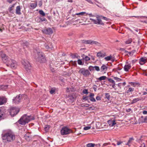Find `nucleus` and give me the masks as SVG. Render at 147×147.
Here are the masks:
<instances>
[{"mask_svg":"<svg viewBox=\"0 0 147 147\" xmlns=\"http://www.w3.org/2000/svg\"><path fill=\"white\" fill-rule=\"evenodd\" d=\"M0 55L1 58L3 61L6 63L7 66H9L12 68L15 69L17 67L16 61L13 60L8 58L2 51H0Z\"/></svg>","mask_w":147,"mask_h":147,"instance_id":"obj_1","label":"nucleus"},{"mask_svg":"<svg viewBox=\"0 0 147 147\" xmlns=\"http://www.w3.org/2000/svg\"><path fill=\"white\" fill-rule=\"evenodd\" d=\"M3 140H6L7 142H11L14 140L15 138L14 133L11 131H7L2 136Z\"/></svg>","mask_w":147,"mask_h":147,"instance_id":"obj_2","label":"nucleus"},{"mask_svg":"<svg viewBox=\"0 0 147 147\" xmlns=\"http://www.w3.org/2000/svg\"><path fill=\"white\" fill-rule=\"evenodd\" d=\"M34 118L31 115L28 116L25 114L23 115L18 121L20 124L24 125L32 120L34 119Z\"/></svg>","mask_w":147,"mask_h":147,"instance_id":"obj_3","label":"nucleus"},{"mask_svg":"<svg viewBox=\"0 0 147 147\" xmlns=\"http://www.w3.org/2000/svg\"><path fill=\"white\" fill-rule=\"evenodd\" d=\"M101 17L102 19L106 21H108L109 19L106 17L102 16H96V19L95 20L92 18H90V20L94 22V23L96 24L104 25V24L102 21V20L100 19V17Z\"/></svg>","mask_w":147,"mask_h":147,"instance_id":"obj_4","label":"nucleus"},{"mask_svg":"<svg viewBox=\"0 0 147 147\" xmlns=\"http://www.w3.org/2000/svg\"><path fill=\"white\" fill-rule=\"evenodd\" d=\"M35 59L37 61L40 63L45 62L46 61V59L42 52H37Z\"/></svg>","mask_w":147,"mask_h":147,"instance_id":"obj_5","label":"nucleus"},{"mask_svg":"<svg viewBox=\"0 0 147 147\" xmlns=\"http://www.w3.org/2000/svg\"><path fill=\"white\" fill-rule=\"evenodd\" d=\"M24 68L27 72L29 73L31 71V66L29 62L26 60H23L22 61Z\"/></svg>","mask_w":147,"mask_h":147,"instance_id":"obj_6","label":"nucleus"},{"mask_svg":"<svg viewBox=\"0 0 147 147\" xmlns=\"http://www.w3.org/2000/svg\"><path fill=\"white\" fill-rule=\"evenodd\" d=\"M82 43L84 44H88L91 45H95L98 46H101L100 44L96 41L89 40H82Z\"/></svg>","mask_w":147,"mask_h":147,"instance_id":"obj_7","label":"nucleus"},{"mask_svg":"<svg viewBox=\"0 0 147 147\" xmlns=\"http://www.w3.org/2000/svg\"><path fill=\"white\" fill-rule=\"evenodd\" d=\"M78 72L80 74L82 75L85 77L88 76L90 74V72L88 69L84 68H80Z\"/></svg>","mask_w":147,"mask_h":147,"instance_id":"obj_8","label":"nucleus"},{"mask_svg":"<svg viewBox=\"0 0 147 147\" xmlns=\"http://www.w3.org/2000/svg\"><path fill=\"white\" fill-rule=\"evenodd\" d=\"M72 132V131L71 129L66 127H63L61 130V134L63 135H67Z\"/></svg>","mask_w":147,"mask_h":147,"instance_id":"obj_9","label":"nucleus"},{"mask_svg":"<svg viewBox=\"0 0 147 147\" xmlns=\"http://www.w3.org/2000/svg\"><path fill=\"white\" fill-rule=\"evenodd\" d=\"M19 109L18 108L13 107L11 108L10 110V114L11 116L13 117L19 112Z\"/></svg>","mask_w":147,"mask_h":147,"instance_id":"obj_10","label":"nucleus"},{"mask_svg":"<svg viewBox=\"0 0 147 147\" xmlns=\"http://www.w3.org/2000/svg\"><path fill=\"white\" fill-rule=\"evenodd\" d=\"M22 98V95L20 94L17 96L13 99V102L16 104L19 103L21 101Z\"/></svg>","mask_w":147,"mask_h":147,"instance_id":"obj_11","label":"nucleus"},{"mask_svg":"<svg viewBox=\"0 0 147 147\" xmlns=\"http://www.w3.org/2000/svg\"><path fill=\"white\" fill-rule=\"evenodd\" d=\"M42 31L43 33L48 35L51 34L53 32V30L50 28H46L44 29Z\"/></svg>","mask_w":147,"mask_h":147,"instance_id":"obj_12","label":"nucleus"},{"mask_svg":"<svg viewBox=\"0 0 147 147\" xmlns=\"http://www.w3.org/2000/svg\"><path fill=\"white\" fill-rule=\"evenodd\" d=\"M106 56V53L103 51H99L97 53L96 56L99 58H103Z\"/></svg>","mask_w":147,"mask_h":147,"instance_id":"obj_13","label":"nucleus"},{"mask_svg":"<svg viewBox=\"0 0 147 147\" xmlns=\"http://www.w3.org/2000/svg\"><path fill=\"white\" fill-rule=\"evenodd\" d=\"M104 59L106 61H111L112 62L115 61L114 59L112 57L111 55L105 57Z\"/></svg>","mask_w":147,"mask_h":147,"instance_id":"obj_14","label":"nucleus"},{"mask_svg":"<svg viewBox=\"0 0 147 147\" xmlns=\"http://www.w3.org/2000/svg\"><path fill=\"white\" fill-rule=\"evenodd\" d=\"M108 123L110 127L113 126L116 124L115 121L114 120L111 119L108 121Z\"/></svg>","mask_w":147,"mask_h":147,"instance_id":"obj_15","label":"nucleus"},{"mask_svg":"<svg viewBox=\"0 0 147 147\" xmlns=\"http://www.w3.org/2000/svg\"><path fill=\"white\" fill-rule=\"evenodd\" d=\"M45 48L47 49L52 50L53 48V46L52 45V44L51 43H49L48 45L45 44Z\"/></svg>","mask_w":147,"mask_h":147,"instance_id":"obj_16","label":"nucleus"},{"mask_svg":"<svg viewBox=\"0 0 147 147\" xmlns=\"http://www.w3.org/2000/svg\"><path fill=\"white\" fill-rule=\"evenodd\" d=\"M6 102V99L4 97H0V105H3Z\"/></svg>","mask_w":147,"mask_h":147,"instance_id":"obj_17","label":"nucleus"},{"mask_svg":"<svg viewBox=\"0 0 147 147\" xmlns=\"http://www.w3.org/2000/svg\"><path fill=\"white\" fill-rule=\"evenodd\" d=\"M139 63L141 65H143L146 62V59L145 58H141L139 60Z\"/></svg>","mask_w":147,"mask_h":147,"instance_id":"obj_18","label":"nucleus"},{"mask_svg":"<svg viewBox=\"0 0 147 147\" xmlns=\"http://www.w3.org/2000/svg\"><path fill=\"white\" fill-rule=\"evenodd\" d=\"M131 68V65L130 64H128L125 65L124 67V70L126 71H128L129 69Z\"/></svg>","mask_w":147,"mask_h":147,"instance_id":"obj_19","label":"nucleus"},{"mask_svg":"<svg viewBox=\"0 0 147 147\" xmlns=\"http://www.w3.org/2000/svg\"><path fill=\"white\" fill-rule=\"evenodd\" d=\"M107 69V67L104 64H103L100 68L101 71H106Z\"/></svg>","mask_w":147,"mask_h":147,"instance_id":"obj_20","label":"nucleus"},{"mask_svg":"<svg viewBox=\"0 0 147 147\" xmlns=\"http://www.w3.org/2000/svg\"><path fill=\"white\" fill-rule=\"evenodd\" d=\"M16 13L18 15H20L21 13L20 12V6H18L16 7Z\"/></svg>","mask_w":147,"mask_h":147,"instance_id":"obj_21","label":"nucleus"},{"mask_svg":"<svg viewBox=\"0 0 147 147\" xmlns=\"http://www.w3.org/2000/svg\"><path fill=\"white\" fill-rule=\"evenodd\" d=\"M140 100L141 99L140 98H134L132 100L131 104H132L135 103Z\"/></svg>","mask_w":147,"mask_h":147,"instance_id":"obj_22","label":"nucleus"},{"mask_svg":"<svg viewBox=\"0 0 147 147\" xmlns=\"http://www.w3.org/2000/svg\"><path fill=\"white\" fill-rule=\"evenodd\" d=\"M8 87V86L7 85H3L0 86V90H4L6 89Z\"/></svg>","mask_w":147,"mask_h":147,"instance_id":"obj_23","label":"nucleus"},{"mask_svg":"<svg viewBox=\"0 0 147 147\" xmlns=\"http://www.w3.org/2000/svg\"><path fill=\"white\" fill-rule=\"evenodd\" d=\"M134 140V139L133 138H130L127 143L126 144L128 145L129 146H130V145H129V144H131L132 143V141Z\"/></svg>","mask_w":147,"mask_h":147,"instance_id":"obj_24","label":"nucleus"},{"mask_svg":"<svg viewBox=\"0 0 147 147\" xmlns=\"http://www.w3.org/2000/svg\"><path fill=\"white\" fill-rule=\"evenodd\" d=\"M107 78V77L106 76H103L97 79L98 80L100 81L102 80H105Z\"/></svg>","mask_w":147,"mask_h":147,"instance_id":"obj_25","label":"nucleus"},{"mask_svg":"<svg viewBox=\"0 0 147 147\" xmlns=\"http://www.w3.org/2000/svg\"><path fill=\"white\" fill-rule=\"evenodd\" d=\"M96 146V144L94 143H89L86 145V147H93Z\"/></svg>","mask_w":147,"mask_h":147,"instance_id":"obj_26","label":"nucleus"},{"mask_svg":"<svg viewBox=\"0 0 147 147\" xmlns=\"http://www.w3.org/2000/svg\"><path fill=\"white\" fill-rule=\"evenodd\" d=\"M134 88H129L128 90L127 91V93H129V92H133L134 90Z\"/></svg>","mask_w":147,"mask_h":147,"instance_id":"obj_27","label":"nucleus"},{"mask_svg":"<svg viewBox=\"0 0 147 147\" xmlns=\"http://www.w3.org/2000/svg\"><path fill=\"white\" fill-rule=\"evenodd\" d=\"M37 6L36 3H31L30 5V7L32 9H34Z\"/></svg>","mask_w":147,"mask_h":147,"instance_id":"obj_28","label":"nucleus"},{"mask_svg":"<svg viewBox=\"0 0 147 147\" xmlns=\"http://www.w3.org/2000/svg\"><path fill=\"white\" fill-rule=\"evenodd\" d=\"M50 125H45V130L46 132L48 131L49 129L50 128Z\"/></svg>","mask_w":147,"mask_h":147,"instance_id":"obj_29","label":"nucleus"},{"mask_svg":"<svg viewBox=\"0 0 147 147\" xmlns=\"http://www.w3.org/2000/svg\"><path fill=\"white\" fill-rule=\"evenodd\" d=\"M78 64L79 65H84V63H83L82 62V61L81 59H78Z\"/></svg>","mask_w":147,"mask_h":147,"instance_id":"obj_30","label":"nucleus"},{"mask_svg":"<svg viewBox=\"0 0 147 147\" xmlns=\"http://www.w3.org/2000/svg\"><path fill=\"white\" fill-rule=\"evenodd\" d=\"M132 42V40L131 38L129 39L125 42V43L126 44H130Z\"/></svg>","mask_w":147,"mask_h":147,"instance_id":"obj_31","label":"nucleus"},{"mask_svg":"<svg viewBox=\"0 0 147 147\" xmlns=\"http://www.w3.org/2000/svg\"><path fill=\"white\" fill-rule=\"evenodd\" d=\"M83 59L86 61H89L90 59V58L87 56H85V57L83 58Z\"/></svg>","mask_w":147,"mask_h":147,"instance_id":"obj_32","label":"nucleus"},{"mask_svg":"<svg viewBox=\"0 0 147 147\" xmlns=\"http://www.w3.org/2000/svg\"><path fill=\"white\" fill-rule=\"evenodd\" d=\"M15 5V4H13L9 8V12H11V11L13 10V8L14 7Z\"/></svg>","mask_w":147,"mask_h":147,"instance_id":"obj_33","label":"nucleus"},{"mask_svg":"<svg viewBox=\"0 0 147 147\" xmlns=\"http://www.w3.org/2000/svg\"><path fill=\"white\" fill-rule=\"evenodd\" d=\"M39 13H40V14L42 15V16H45V13L44 12V11L42 10H40L39 11Z\"/></svg>","mask_w":147,"mask_h":147,"instance_id":"obj_34","label":"nucleus"},{"mask_svg":"<svg viewBox=\"0 0 147 147\" xmlns=\"http://www.w3.org/2000/svg\"><path fill=\"white\" fill-rule=\"evenodd\" d=\"M105 98L109 100L110 97V95L109 93H105Z\"/></svg>","mask_w":147,"mask_h":147,"instance_id":"obj_35","label":"nucleus"},{"mask_svg":"<svg viewBox=\"0 0 147 147\" xmlns=\"http://www.w3.org/2000/svg\"><path fill=\"white\" fill-rule=\"evenodd\" d=\"M83 93L87 94L88 93V90L87 89H84L82 91Z\"/></svg>","mask_w":147,"mask_h":147,"instance_id":"obj_36","label":"nucleus"},{"mask_svg":"<svg viewBox=\"0 0 147 147\" xmlns=\"http://www.w3.org/2000/svg\"><path fill=\"white\" fill-rule=\"evenodd\" d=\"M108 81L112 83L113 84L115 83V82L111 78H108Z\"/></svg>","mask_w":147,"mask_h":147,"instance_id":"obj_37","label":"nucleus"},{"mask_svg":"<svg viewBox=\"0 0 147 147\" xmlns=\"http://www.w3.org/2000/svg\"><path fill=\"white\" fill-rule=\"evenodd\" d=\"M94 69H95L97 71H100V68L98 66H95L93 67Z\"/></svg>","mask_w":147,"mask_h":147,"instance_id":"obj_38","label":"nucleus"},{"mask_svg":"<svg viewBox=\"0 0 147 147\" xmlns=\"http://www.w3.org/2000/svg\"><path fill=\"white\" fill-rule=\"evenodd\" d=\"M114 78L117 80V81H118V82H120V81H121L122 80V79H120L119 78L117 77H115Z\"/></svg>","mask_w":147,"mask_h":147,"instance_id":"obj_39","label":"nucleus"},{"mask_svg":"<svg viewBox=\"0 0 147 147\" xmlns=\"http://www.w3.org/2000/svg\"><path fill=\"white\" fill-rule=\"evenodd\" d=\"M90 128H91L90 126H86V127H84V129L85 130H88V129H90Z\"/></svg>","mask_w":147,"mask_h":147,"instance_id":"obj_40","label":"nucleus"},{"mask_svg":"<svg viewBox=\"0 0 147 147\" xmlns=\"http://www.w3.org/2000/svg\"><path fill=\"white\" fill-rule=\"evenodd\" d=\"M55 89H52L50 91V94H52L55 92Z\"/></svg>","mask_w":147,"mask_h":147,"instance_id":"obj_41","label":"nucleus"},{"mask_svg":"<svg viewBox=\"0 0 147 147\" xmlns=\"http://www.w3.org/2000/svg\"><path fill=\"white\" fill-rule=\"evenodd\" d=\"M110 144L109 143H105L103 144L102 147H104L107 146V145Z\"/></svg>","mask_w":147,"mask_h":147,"instance_id":"obj_42","label":"nucleus"},{"mask_svg":"<svg viewBox=\"0 0 147 147\" xmlns=\"http://www.w3.org/2000/svg\"><path fill=\"white\" fill-rule=\"evenodd\" d=\"M39 19L41 21V22L46 21L47 20L46 19L44 18H40Z\"/></svg>","mask_w":147,"mask_h":147,"instance_id":"obj_43","label":"nucleus"},{"mask_svg":"<svg viewBox=\"0 0 147 147\" xmlns=\"http://www.w3.org/2000/svg\"><path fill=\"white\" fill-rule=\"evenodd\" d=\"M90 100L92 102H95L96 101L95 99L93 97L90 98Z\"/></svg>","mask_w":147,"mask_h":147,"instance_id":"obj_44","label":"nucleus"},{"mask_svg":"<svg viewBox=\"0 0 147 147\" xmlns=\"http://www.w3.org/2000/svg\"><path fill=\"white\" fill-rule=\"evenodd\" d=\"M131 85H132V86H133L134 87L136 85L138 84L137 83H135V82H131Z\"/></svg>","mask_w":147,"mask_h":147,"instance_id":"obj_45","label":"nucleus"},{"mask_svg":"<svg viewBox=\"0 0 147 147\" xmlns=\"http://www.w3.org/2000/svg\"><path fill=\"white\" fill-rule=\"evenodd\" d=\"M115 83L113 84L112 85V87L115 90H116V86H115Z\"/></svg>","mask_w":147,"mask_h":147,"instance_id":"obj_46","label":"nucleus"},{"mask_svg":"<svg viewBox=\"0 0 147 147\" xmlns=\"http://www.w3.org/2000/svg\"><path fill=\"white\" fill-rule=\"evenodd\" d=\"M88 96H83V100H88Z\"/></svg>","mask_w":147,"mask_h":147,"instance_id":"obj_47","label":"nucleus"},{"mask_svg":"<svg viewBox=\"0 0 147 147\" xmlns=\"http://www.w3.org/2000/svg\"><path fill=\"white\" fill-rule=\"evenodd\" d=\"M89 70L90 71H92V70H93V69H94V68H93V67L92 66H90L89 67Z\"/></svg>","mask_w":147,"mask_h":147,"instance_id":"obj_48","label":"nucleus"},{"mask_svg":"<svg viewBox=\"0 0 147 147\" xmlns=\"http://www.w3.org/2000/svg\"><path fill=\"white\" fill-rule=\"evenodd\" d=\"M89 105L88 104H86L85 105H82V107H87L89 106Z\"/></svg>","mask_w":147,"mask_h":147,"instance_id":"obj_49","label":"nucleus"},{"mask_svg":"<svg viewBox=\"0 0 147 147\" xmlns=\"http://www.w3.org/2000/svg\"><path fill=\"white\" fill-rule=\"evenodd\" d=\"M131 110V108H129L127 109H126V111L127 112H129Z\"/></svg>","mask_w":147,"mask_h":147,"instance_id":"obj_50","label":"nucleus"},{"mask_svg":"<svg viewBox=\"0 0 147 147\" xmlns=\"http://www.w3.org/2000/svg\"><path fill=\"white\" fill-rule=\"evenodd\" d=\"M96 99L98 100H101V98L99 96H97L96 97Z\"/></svg>","mask_w":147,"mask_h":147,"instance_id":"obj_51","label":"nucleus"},{"mask_svg":"<svg viewBox=\"0 0 147 147\" xmlns=\"http://www.w3.org/2000/svg\"><path fill=\"white\" fill-rule=\"evenodd\" d=\"M94 96V94L93 93H91L90 94V95L89 96L90 98L93 97Z\"/></svg>","mask_w":147,"mask_h":147,"instance_id":"obj_52","label":"nucleus"},{"mask_svg":"<svg viewBox=\"0 0 147 147\" xmlns=\"http://www.w3.org/2000/svg\"><path fill=\"white\" fill-rule=\"evenodd\" d=\"M122 143V142H117V144L118 145H119Z\"/></svg>","mask_w":147,"mask_h":147,"instance_id":"obj_53","label":"nucleus"},{"mask_svg":"<svg viewBox=\"0 0 147 147\" xmlns=\"http://www.w3.org/2000/svg\"><path fill=\"white\" fill-rule=\"evenodd\" d=\"M86 1H88V2L90 3H91V4H93V3H92V1H91V0H85Z\"/></svg>","mask_w":147,"mask_h":147,"instance_id":"obj_54","label":"nucleus"},{"mask_svg":"<svg viewBox=\"0 0 147 147\" xmlns=\"http://www.w3.org/2000/svg\"><path fill=\"white\" fill-rule=\"evenodd\" d=\"M143 113L144 114H147V111H143Z\"/></svg>","mask_w":147,"mask_h":147,"instance_id":"obj_55","label":"nucleus"},{"mask_svg":"<svg viewBox=\"0 0 147 147\" xmlns=\"http://www.w3.org/2000/svg\"><path fill=\"white\" fill-rule=\"evenodd\" d=\"M24 137L26 140H27L28 138H29V136H27V135H26L25 136H24Z\"/></svg>","mask_w":147,"mask_h":147,"instance_id":"obj_56","label":"nucleus"},{"mask_svg":"<svg viewBox=\"0 0 147 147\" xmlns=\"http://www.w3.org/2000/svg\"><path fill=\"white\" fill-rule=\"evenodd\" d=\"M80 15H83L84 14L86 13L85 12H80Z\"/></svg>","mask_w":147,"mask_h":147,"instance_id":"obj_57","label":"nucleus"},{"mask_svg":"<svg viewBox=\"0 0 147 147\" xmlns=\"http://www.w3.org/2000/svg\"><path fill=\"white\" fill-rule=\"evenodd\" d=\"M13 1H12V0H7V1L8 2H9V3H11Z\"/></svg>","mask_w":147,"mask_h":147,"instance_id":"obj_58","label":"nucleus"},{"mask_svg":"<svg viewBox=\"0 0 147 147\" xmlns=\"http://www.w3.org/2000/svg\"><path fill=\"white\" fill-rule=\"evenodd\" d=\"M121 83H119L118 84V86L119 87H120V88H121Z\"/></svg>","mask_w":147,"mask_h":147,"instance_id":"obj_59","label":"nucleus"},{"mask_svg":"<svg viewBox=\"0 0 147 147\" xmlns=\"http://www.w3.org/2000/svg\"><path fill=\"white\" fill-rule=\"evenodd\" d=\"M144 122H146V121H147V116L144 119Z\"/></svg>","mask_w":147,"mask_h":147,"instance_id":"obj_60","label":"nucleus"},{"mask_svg":"<svg viewBox=\"0 0 147 147\" xmlns=\"http://www.w3.org/2000/svg\"><path fill=\"white\" fill-rule=\"evenodd\" d=\"M143 95H146L147 94V93L146 92H143Z\"/></svg>","mask_w":147,"mask_h":147,"instance_id":"obj_61","label":"nucleus"},{"mask_svg":"<svg viewBox=\"0 0 147 147\" xmlns=\"http://www.w3.org/2000/svg\"><path fill=\"white\" fill-rule=\"evenodd\" d=\"M77 57L76 56V55H74L73 56H72V57L73 58H75L76 57Z\"/></svg>","mask_w":147,"mask_h":147,"instance_id":"obj_62","label":"nucleus"},{"mask_svg":"<svg viewBox=\"0 0 147 147\" xmlns=\"http://www.w3.org/2000/svg\"><path fill=\"white\" fill-rule=\"evenodd\" d=\"M68 2L70 3H72L73 2L72 0H67Z\"/></svg>","mask_w":147,"mask_h":147,"instance_id":"obj_63","label":"nucleus"},{"mask_svg":"<svg viewBox=\"0 0 147 147\" xmlns=\"http://www.w3.org/2000/svg\"><path fill=\"white\" fill-rule=\"evenodd\" d=\"M93 88L94 89V90L95 91H96V87H93Z\"/></svg>","mask_w":147,"mask_h":147,"instance_id":"obj_64","label":"nucleus"}]
</instances>
